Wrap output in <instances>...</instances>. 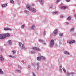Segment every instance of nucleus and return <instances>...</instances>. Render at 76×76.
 Listing matches in <instances>:
<instances>
[{
  "label": "nucleus",
  "mask_w": 76,
  "mask_h": 76,
  "mask_svg": "<svg viewBox=\"0 0 76 76\" xmlns=\"http://www.w3.org/2000/svg\"><path fill=\"white\" fill-rule=\"evenodd\" d=\"M10 35L9 33H5V34H1L0 35V39H4L6 37H9Z\"/></svg>",
  "instance_id": "f257e3e1"
},
{
  "label": "nucleus",
  "mask_w": 76,
  "mask_h": 76,
  "mask_svg": "<svg viewBox=\"0 0 76 76\" xmlns=\"http://www.w3.org/2000/svg\"><path fill=\"white\" fill-rule=\"evenodd\" d=\"M26 7L28 9V10H31V12H33V13H35L36 12V9L35 8H32L31 6L29 5V4H27Z\"/></svg>",
  "instance_id": "f03ea898"
},
{
  "label": "nucleus",
  "mask_w": 76,
  "mask_h": 76,
  "mask_svg": "<svg viewBox=\"0 0 76 76\" xmlns=\"http://www.w3.org/2000/svg\"><path fill=\"white\" fill-rule=\"evenodd\" d=\"M54 44V40H51L50 42V47H53Z\"/></svg>",
  "instance_id": "7ed1b4c3"
},
{
  "label": "nucleus",
  "mask_w": 76,
  "mask_h": 76,
  "mask_svg": "<svg viewBox=\"0 0 76 76\" xmlns=\"http://www.w3.org/2000/svg\"><path fill=\"white\" fill-rule=\"evenodd\" d=\"M58 30L57 29L55 30L53 33V35H54V36H56V35H57V34H58Z\"/></svg>",
  "instance_id": "20e7f679"
},
{
  "label": "nucleus",
  "mask_w": 76,
  "mask_h": 76,
  "mask_svg": "<svg viewBox=\"0 0 76 76\" xmlns=\"http://www.w3.org/2000/svg\"><path fill=\"white\" fill-rule=\"evenodd\" d=\"M35 24H33L31 27V30H35Z\"/></svg>",
  "instance_id": "39448f33"
},
{
  "label": "nucleus",
  "mask_w": 76,
  "mask_h": 76,
  "mask_svg": "<svg viewBox=\"0 0 76 76\" xmlns=\"http://www.w3.org/2000/svg\"><path fill=\"white\" fill-rule=\"evenodd\" d=\"M32 49L33 50H36V51H39L41 50L39 49L36 47L33 48Z\"/></svg>",
  "instance_id": "423d86ee"
},
{
  "label": "nucleus",
  "mask_w": 76,
  "mask_h": 76,
  "mask_svg": "<svg viewBox=\"0 0 76 76\" xmlns=\"http://www.w3.org/2000/svg\"><path fill=\"white\" fill-rule=\"evenodd\" d=\"M8 43L10 45H12V41L10 40H9L8 41Z\"/></svg>",
  "instance_id": "0eeeda50"
},
{
  "label": "nucleus",
  "mask_w": 76,
  "mask_h": 76,
  "mask_svg": "<svg viewBox=\"0 0 76 76\" xmlns=\"http://www.w3.org/2000/svg\"><path fill=\"white\" fill-rule=\"evenodd\" d=\"M64 54H66V55H70V53H69L67 51H64Z\"/></svg>",
  "instance_id": "6e6552de"
},
{
  "label": "nucleus",
  "mask_w": 76,
  "mask_h": 76,
  "mask_svg": "<svg viewBox=\"0 0 76 76\" xmlns=\"http://www.w3.org/2000/svg\"><path fill=\"white\" fill-rule=\"evenodd\" d=\"M0 60L1 61H3L4 60V58L1 55L0 56Z\"/></svg>",
  "instance_id": "1a4fd4ad"
},
{
  "label": "nucleus",
  "mask_w": 76,
  "mask_h": 76,
  "mask_svg": "<svg viewBox=\"0 0 76 76\" xmlns=\"http://www.w3.org/2000/svg\"><path fill=\"white\" fill-rule=\"evenodd\" d=\"M37 70H38L39 67V63H38L37 64Z\"/></svg>",
  "instance_id": "9d476101"
},
{
  "label": "nucleus",
  "mask_w": 76,
  "mask_h": 76,
  "mask_svg": "<svg viewBox=\"0 0 76 76\" xmlns=\"http://www.w3.org/2000/svg\"><path fill=\"white\" fill-rule=\"evenodd\" d=\"M39 1L41 3L42 5V4H43V3H44V1L43 0H39Z\"/></svg>",
  "instance_id": "9b49d317"
},
{
  "label": "nucleus",
  "mask_w": 76,
  "mask_h": 76,
  "mask_svg": "<svg viewBox=\"0 0 76 76\" xmlns=\"http://www.w3.org/2000/svg\"><path fill=\"white\" fill-rule=\"evenodd\" d=\"M6 6H7V4H3L1 6L2 7H6Z\"/></svg>",
  "instance_id": "f8f14e48"
},
{
  "label": "nucleus",
  "mask_w": 76,
  "mask_h": 76,
  "mask_svg": "<svg viewBox=\"0 0 76 76\" xmlns=\"http://www.w3.org/2000/svg\"><path fill=\"white\" fill-rule=\"evenodd\" d=\"M24 13L26 14H28V13H29V12L26 10H24Z\"/></svg>",
  "instance_id": "ddd939ff"
},
{
  "label": "nucleus",
  "mask_w": 76,
  "mask_h": 76,
  "mask_svg": "<svg viewBox=\"0 0 76 76\" xmlns=\"http://www.w3.org/2000/svg\"><path fill=\"white\" fill-rule=\"evenodd\" d=\"M41 56L40 57H38L37 58V60L38 61H39V60H41Z\"/></svg>",
  "instance_id": "4468645a"
},
{
  "label": "nucleus",
  "mask_w": 76,
  "mask_h": 76,
  "mask_svg": "<svg viewBox=\"0 0 76 76\" xmlns=\"http://www.w3.org/2000/svg\"><path fill=\"white\" fill-rule=\"evenodd\" d=\"M0 74H4V72L2 71V70L0 69Z\"/></svg>",
  "instance_id": "2eb2a0df"
},
{
  "label": "nucleus",
  "mask_w": 76,
  "mask_h": 76,
  "mask_svg": "<svg viewBox=\"0 0 76 76\" xmlns=\"http://www.w3.org/2000/svg\"><path fill=\"white\" fill-rule=\"evenodd\" d=\"M39 41L40 42L43 43L44 42V40H42V39H39Z\"/></svg>",
  "instance_id": "dca6fc26"
},
{
  "label": "nucleus",
  "mask_w": 76,
  "mask_h": 76,
  "mask_svg": "<svg viewBox=\"0 0 76 76\" xmlns=\"http://www.w3.org/2000/svg\"><path fill=\"white\" fill-rule=\"evenodd\" d=\"M31 74L32 75V76H36V75H35V73L34 72H32Z\"/></svg>",
  "instance_id": "f3484780"
},
{
  "label": "nucleus",
  "mask_w": 76,
  "mask_h": 76,
  "mask_svg": "<svg viewBox=\"0 0 76 76\" xmlns=\"http://www.w3.org/2000/svg\"><path fill=\"white\" fill-rule=\"evenodd\" d=\"M36 52L35 51H32L31 52V54H35Z\"/></svg>",
  "instance_id": "a211bd4d"
},
{
  "label": "nucleus",
  "mask_w": 76,
  "mask_h": 76,
  "mask_svg": "<svg viewBox=\"0 0 76 76\" xmlns=\"http://www.w3.org/2000/svg\"><path fill=\"white\" fill-rule=\"evenodd\" d=\"M75 42V41L74 40H71V44L74 43Z\"/></svg>",
  "instance_id": "6ab92c4d"
},
{
  "label": "nucleus",
  "mask_w": 76,
  "mask_h": 76,
  "mask_svg": "<svg viewBox=\"0 0 76 76\" xmlns=\"http://www.w3.org/2000/svg\"><path fill=\"white\" fill-rule=\"evenodd\" d=\"M22 47L21 48L22 49H24V50H25V46H24V44H23L22 46Z\"/></svg>",
  "instance_id": "aec40b11"
},
{
  "label": "nucleus",
  "mask_w": 76,
  "mask_h": 76,
  "mask_svg": "<svg viewBox=\"0 0 76 76\" xmlns=\"http://www.w3.org/2000/svg\"><path fill=\"white\" fill-rule=\"evenodd\" d=\"M61 9H66V6H62L61 7Z\"/></svg>",
  "instance_id": "412c9836"
},
{
  "label": "nucleus",
  "mask_w": 76,
  "mask_h": 76,
  "mask_svg": "<svg viewBox=\"0 0 76 76\" xmlns=\"http://www.w3.org/2000/svg\"><path fill=\"white\" fill-rule=\"evenodd\" d=\"M71 17H70V16H69L68 17L67 20H71Z\"/></svg>",
  "instance_id": "4be33fe9"
},
{
  "label": "nucleus",
  "mask_w": 76,
  "mask_h": 76,
  "mask_svg": "<svg viewBox=\"0 0 76 76\" xmlns=\"http://www.w3.org/2000/svg\"><path fill=\"white\" fill-rule=\"evenodd\" d=\"M60 37H63V33H61L59 34Z\"/></svg>",
  "instance_id": "5701e85b"
},
{
  "label": "nucleus",
  "mask_w": 76,
  "mask_h": 76,
  "mask_svg": "<svg viewBox=\"0 0 76 76\" xmlns=\"http://www.w3.org/2000/svg\"><path fill=\"white\" fill-rule=\"evenodd\" d=\"M10 2L11 3H14V1H13V0H10Z\"/></svg>",
  "instance_id": "b1692460"
},
{
  "label": "nucleus",
  "mask_w": 76,
  "mask_h": 76,
  "mask_svg": "<svg viewBox=\"0 0 76 76\" xmlns=\"http://www.w3.org/2000/svg\"><path fill=\"white\" fill-rule=\"evenodd\" d=\"M67 43L69 44H71V40L70 41V40H68L67 41Z\"/></svg>",
  "instance_id": "393cba45"
},
{
  "label": "nucleus",
  "mask_w": 76,
  "mask_h": 76,
  "mask_svg": "<svg viewBox=\"0 0 76 76\" xmlns=\"http://www.w3.org/2000/svg\"><path fill=\"white\" fill-rule=\"evenodd\" d=\"M63 70L64 72V73H66V69H65L64 68H63Z\"/></svg>",
  "instance_id": "a878e982"
},
{
  "label": "nucleus",
  "mask_w": 76,
  "mask_h": 76,
  "mask_svg": "<svg viewBox=\"0 0 76 76\" xmlns=\"http://www.w3.org/2000/svg\"><path fill=\"white\" fill-rule=\"evenodd\" d=\"M43 34L44 35V36H45V35H46V31H45L43 33Z\"/></svg>",
  "instance_id": "bb28decb"
},
{
  "label": "nucleus",
  "mask_w": 76,
  "mask_h": 76,
  "mask_svg": "<svg viewBox=\"0 0 76 76\" xmlns=\"http://www.w3.org/2000/svg\"><path fill=\"white\" fill-rule=\"evenodd\" d=\"M16 71L18 72V73H20V70H16Z\"/></svg>",
  "instance_id": "cd10ccee"
},
{
  "label": "nucleus",
  "mask_w": 76,
  "mask_h": 76,
  "mask_svg": "<svg viewBox=\"0 0 76 76\" xmlns=\"http://www.w3.org/2000/svg\"><path fill=\"white\" fill-rule=\"evenodd\" d=\"M22 45V43L20 42L19 43V47H20Z\"/></svg>",
  "instance_id": "c85d7f7f"
},
{
  "label": "nucleus",
  "mask_w": 76,
  "mask_h": 76,
  "mask_svg": "<svg viewBox=\"0 0 76 76\" xmlns=\"http://www.w3.org/2000/svg\"><path fill=\"white\" fill-rule=\"evenodd\" d=\"M70 75H75V73L74 72H70Z\"/></svg>",
  "instance_id": "c756f323"
},
{
  "label": "nucleus",
  "mask_w": 76,
  "mask_h": 76,
  "mask_svg": "<svg viewBox=\"0 0 76 76\" xmlns=\"http://www.w3.org/2000/svg\"><path fill=\"white\" fill-rule=\"evenodd\" d=\"M59 71H60V73H62V72H63V71H62V69H59Z\"/></svg>",
  "instance_id": "7c9ffc66"
},
{
  "label": "nucleus",
  "mask_w": 76,
  "mask_h": 76,
  "mask_svg": "<svg viewBox=\"0 0 76 76\" xmlns=\"http://www.w3.org/2000/svg\"><path fill=\"white\" fill-rule=\"evenodd\" d=\"M12 53H13V54H15L16 53V52H15V50H13L12 51Z\"/></svg>",
  "instance_id": "2f4dec72"
},
{
  "label": "nucleus",
  "mask_w": 76,
  "mask_h": 76,
  "mask_svg": "<svg viewBox=\"0 0 76 76\" xmlns=\"http://www.w3.org/2000/svg\"><path fill=\"white\" fill-rule=\"evenodd\" d=\"M74 31V28H72L70 30V31L72 32L73 31Z\"/></svg>",
  "instance_id": "473e14b6"
},
{
  "label": "nucleus",
  "mask_w": 76,
  "mask_h": 76,
  "mask_svg": "<svg viewBox=\"0 0 76 76\" xmlns=\"http://www.w3.org/2000/svg\"><path fill=\"white\" fill-rule=\"evenodd\" d=\"M41 58H43V59H45V58L44 57H43L42 56H41Z\"/></svg>",
  "instance_id": "72a5a7b5"
},
{
  "label": "nucleus",
  "mask_w": 76,
  "mask_h": 76,
  "mask_svg": "<svg viewBox=\"0 0 76 76\" xmlns=\"http://www.w3.org/2000/svg\"><path fill=\"white\" fill-rule=\"evenodd\" d=\"M66 74L68 76H70V73H68Z\"/></svg>",
  "instance_id": "f704fd0d"
},
{
  "label": "nucleus",
  "mask_w": 76,
  "mask_h": 76,
  "mask_svg": "<svg viewBox=\"0 0 76 76\" xmlns=\"http://www.w3.org/2000/svg\"><path fill=\"white\" fill-rule=\"evenodd\" d=\"M8 28H4V30L5 31H6L7 30L8 31Z\"/></svg>",
  "instance_id": "c9c22d12"
},
{
  "label": "nucleus",
  "mask_w": 76,
  "mask_h": 76,
  "mask_svg": "<svg viewBox=\"0 0 76 76\" xmlns=\"http://www.w3.org/2000/svg\"><path fill=\"white\" fill-rule=\"evenodd\" d=\"M12 29L9 28H8V31H12Z\"/></svg>",
  "instance_id": "e433bc0d"
},
{
  "label": "nucleus",
  "mask_w": 76,
  "mask_h": 76,
  "mask_svg": "<svg viewBox=\"0 0 76 76\" xmlns=\"http://www.w3.org/2000/svg\"><path fill=\"white\" fill-rule=\"evenodd\" d=\"M57 12H58V11H55L53 12V14H56V13H57Z\"/></svg>",
  "instance_id": "4c0bfd02"
},
{
  "label": "nucleus",
  "mask_w": 76,
  "mask_h": 76,
  "mask_svg": "<svg viewBox=\"0 0 76 76\" xmlns=\"http://www.w3.org/2000/svg\"><path fill=\"white\" fill-rule=\"evenodd\" d=\"M42 43H43L44 45H45V44H46V43H45V42L44 41H43V42H42Z\"/></svg>",
  "instance_id": "58836bf2"
},
{
  "label": "nucleus",
  "mask_w": 76,
  "mask_h": 76,
  "mask_svg": "<svg viewBox=\"0 0 76 76\" xmlns=\"http://www.w3.org/2000/svg\"><path fill=\"white\" fill-rule=\"evenodd\" d=\"M59 44H60V45H61V44H62L61 43V41H60L59 42Z\"/></svg>",
  "instance_id": "ea45409f"
},
{
  "label": "nucleus",
  "mask_w": 76,
  "mask_h": 76,
  "mask_svg": "<svg viewBox=\"0 0 76 76\" xmlns=\"http://www.w3.org/2000/svg\"><path fill=\"white\" fill-rule=\"evenodd\" d=\"M8 56L9 57H12V58H13V56H12V55H10L9 56Z\"/></svg>",
  "instance_id": "a19ab883"
},
{
  "label": "nucleus",
  "mask_w": 76,
  "mask_h": 76,
  "mask_svg": "<svg viewBox=\"0 0 76 76\" xmlns=\"http://www.w3.org/2000/svg\"><path fill=\"white\" fill-rule=\"evenodd\" d=\"M64 17V16H63V15H61V18H63Z\"/></svg>",
  "instance_id": "79ce46f5"
},
{
  "label": "nucleus",
  "mask_w": 76,
  "mask_h": 76,
  "mask_svg": "<svg viewBox=\"0 0 76 76\" xmlns=\"http://www.w3.org/2000/svg\"><path fill=\"white\" fill-rule=\"evenodd\" d=\"M66 25H68V24H69V23L67 22H66Z\"/></svg>",
  "instance_id": "37998d69"
},
{
  "label": "nucleus",
  "mask_w": 76,
  "mask_h": 76,
  "mask_svg": "<svg viewBox=\"0 0 76 76\" xmlns=\"http://www.w3.org/2000/svg\"><path fill=\"white\" fill-rule=\"evenodd\" d=\"M31 67V65H28V68H30Z\"/></svg>",
  "instance_id": "c03bdc74"
},
{
  "label": "nucleus",
  "mask_w": 76,
  "mask_h": 76,
  "mask_svg": "<svg viewBox=\"0 0 76 76\" xmlns=\"http://www.w3.org/2000/svg\"><path fill=\"white\" fill-rule=\"evenodd\" d=\"M60 69H61L62 68V66H60L59 67Z\"/></svg>",
  "instance_id": "a18cd8bd"
},
{
  "label": "nucleus",
  "mask_w": 76,
  "mask_h": 76,
  "mask_svg": "<svg viewBox=\"0 0 76 76\" xmlns=\"http://www.w3.org/2000/svg\"><path fill=\"white\" fill-rule=\"evenodd\" d=\"M66 1H67V2H69L70 0H66Z\"/></svg>",
  "instance_id": "49530a36"
},
{
  "label": "nucleus",
  "mask_w": 76,
  "mask_h": 76,
  "mask_svg": "<svg viewBox=\"0 0 76 76\" xmlns=\"http://www.w3.org/2000/svg\"><path fill=\"white\" fill-rule=\"evenodd\" d=\"M22 28H24V27H25V25H22Z\"/></svg>",
  "instance_id": "de8ad7c7"
},
{
  "label": "nucleus",
  "mask_w": 76,
  "mask_h": 76,
  "mask_svg": "<svg viewBox=\"0 0 76 76\" xmlns=\"http://www.w3.org/2000/svg\"><path fill=\"white\" fill-rule=\"evenodd\" d=\"M18 67L20 69V65H18Z\"/></svg>",
  "instance_id": "09e8293b"
},
{
  "label": "nucleus",
  "mask_w": 76,
  "mask_h": 76,
  "mask_svg": "<svg viewBox=\"0 0 76 76\" xmlns=\"http://www.w3.org/2000/svg\"><path fill=\"white\" fill-rule=\"evenodd\" d=\"M31 65H32V66H33L34 64H33V63H31Z\"/></svg>",
  "instance_id": "8fccbe9b"
},
{
  "label": "nucleus",
  "mask_w": 76,
  "mask_h": 76,
  "mask_svg": "<svg viewBox=\"0 0 76 76\" xmlns=\"http://www.w3.org/2000/svg\"><path fill=\"white\" fill-rule=\"evenodd\" d=\"M60 1V0H57V2H59V1Z\"/></svg>",
  "instance_id": "3c124183"
},
{
  "label": "nucleus",
  "mask_w": 76,
  "mask_h": 76,
  "mask_svg": "<svg viewBox=\"0 0 76 76\" xmlns=\"http://www.w3.org/2000/svg\"><path fill=\"white\" fill-rule=\"evenodd\" d=\"M57 46H58V45H57V44H56V47H57Z\"/></svg>",
  "instance_id": "603ef678"
},
{
  "label": "nucleus",
  "mask_w": 76,
  "mask_h": 76,
  "mask_svg": "<svg viewBox=\"0 0 76 76\" xmlns=\"http://www.w3.org/2000/svg\"><path fill=\"white\" fill-rule=\"evenodd\" d=\"M12 58H15V56H14L13 57V56H12Z\"/></svg>",
  "instance_id": "864d4df0"
},
{
  "label": "nucleus",
  "mask_w": 76,
  "mask_h": 76,
  "mask_svg": "<svg viewBox=\"0 0 76 76\" xmlns=\"http://www.w3.org/2000/svg\"><path fill=\"white\" fill-rule=\"evenodd\" d=\"M14 17H16V15H14Z\"/></svg>",
  "instance_id": "5fc2aeb1"
},
{
  "label": "nucleus",
  "mask_w": 76,
  "mask_h": 76,
  "mask_svg": "<svg viewBox=\"0 0 76 76\" xmlns=\"http://www.w3.org/2000/svg\"><path fill=\"white\" fill-rule=\"evenodd\" d=\"M32 6H34V4H32Z\"/></svg>",
  "instance_id": "6e6d98bb"
},
{
  "label": "nucleus",
  "mask_w": 76,
  "mask_h": 76,
  "mask_svg": "<svg viewBox=\"0 0 76 76\" xmlns=\"http://www.w3.org/2000/svg\"><path fill=\"white\" fill-rule=\"evenodd\" d=\"M45 22V20L44 22Z\"/></svg>",
  "instance_id": "4d7b16f0"
},
{
  "label": "nucleus",
  "mask_w": 76,
  "mask_h": 76,
  "mask_svg": "<svg viewBox=\"0 0 76 76\" xmlns=\"http://www.w3.org/2000/svg\"><path fill=\"white\" fill-rule=\"evenodd\" d=\"M73 76V75H72V76Z\"/></svg>",
  "instance_id": "13d9d810"
}]
</instances>
